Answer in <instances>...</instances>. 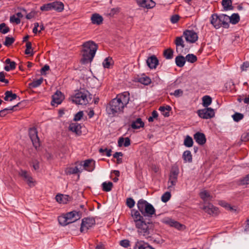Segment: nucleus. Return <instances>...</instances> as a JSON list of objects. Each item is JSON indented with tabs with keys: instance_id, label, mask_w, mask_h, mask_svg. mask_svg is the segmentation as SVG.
Listing matches in <instances>:
<instances>
[{
	"instance_id": "nucleus-1",
	"label": "nucleus",
	"mask_w": 249,
	"mask_h": 249,
	"mask_svg": "<svg viewBox=\"0 0 249 249\" xmlns=\"http://www.w3.org/2000/svg\"><path fill=\"white\" fill-rule=\"evenodd\" d=\"M82 58L81 61L83 64H87L92 61L98 49L97 45L92 41H88L82 45Z\"/></svg>"
},
{
	"instance_id": "nucleus-2",
	"label": "nucleus",
	"mask_w": 249,
	"mask_h": 249,
	"mask_svg": "<svg viewBox=\"0 0 249 249\" xmlns=\"http://www.w3.org/2000/svg\"><path fill=\"white\" fill-rule=\"evenodd\" d=\"M137 205L139 211L144 217H151L155 214L156 211L152 205L143 199H140Z\"/></svg>"
},
{
	"instance_id": "nucleus-3",
	"label": "nucleus",
	"mask_w": 249,
	"mask_h": 249,
	"mask_svg": "<svg viewBox=\"0 0 249 249\" xmlns=\"http://www.w3.org/2000/svg\"><path fill=\"white\" fill-rule=\"evenodd\" d=\"M92 100V95L87 90L80 91L72 97V101L77 105H86Z\"/></svg>"
},
{
	"instance_id": "nucleus-4",
	"label": "nucleus",
	"mask_w": 249,
	"mask_h": 249,
	"mask_svg": "<svg viewBox=\"0 0 249 249\" xmlns=\"http://www.w3.org/2000/svg\"><path fill=\"white\" fill-rule=\"evenodd\" d=\"M135 226L138 229V232L140 235L143 236H147L150 234V231L152 223L146 222L144 219L140 220L135 223Z\"/></svg>"
},
{
	"instance_id": "nucleus-5",
	"label": "nucleus",
	"mask_w": 249,
	"mask_h": 249,
	"mask_svg": "<svg viewBox=\"0 0 249 249\" xmlns=\"http://www.w3.org/2000/svg\"><path fill=\"white\" fill-rule=\"evenodd\" d=\"M124 107L116 98L109 103L107 107V110L109 114L115 115V113L122 112Z\"/></svg>"
},
{
	"instance_id": "nucleus-6",
	"label": "nucleus",
	"mask_w": 249,
	"mask_h": 249,
	"mask_svg": "<svg viewBox=\"0 0 249 249\" xmlns=\"http://www.w3.org/2000/svg\"><path fill=\"white\" fill-rule=\"evenodd\" d=\"M178 174L179 170L178 168L172 167L170 173L168 181L169 185L168 188L169 189L173 187L176 184Z\"/></svg>"
},
{
	"instance_id": "nucleus-7",
	"label": "nucleus",
	"mask_w": 249,
	"mask_h": 249,
	"mask_svg": "<svg viewBox=\"0 0 249 249\" xmlns=\"http://www.w3.org/2000/svg\"><path fill=\"white\" fill-rule=\"evenodd\" d=\"M95 224V219L93 218H85L83 219L80 227L81 232H86Z\"/></svg>"
},
{
	"instance_id": "nucleus-8",
	"label": "nucleus",
	"mask_w": 249,
	"mask_h": 249,
	"mask_svg": "<svg viewBox=\"0 0 249 249\" xmlns=\"http://www.w3.org/2000/svg\"><path fill=\"white\" fill-rule=\"evenodd\" d=\"M197 113L200 118L205 119L212 118L214 116V110L211 107H205L198 110Z\"/></svg>"
},
{
	"instance_id": "nucleus-9",
	"label": "nucleus",
	"mask_w": 249,
	"mask_h": 249,
	"mask_svg": "<svg viewBox=\"0 0 249 249\" xmlns=\"http://www.w3.org/2000/svg\"><path fill=\"white\" fill-rule=\"evenodd\" d=\"M29 135L33 145L36 148H37L40 145V143L36 129L35 128H30L29 131Z\"/></svg>"
},
{
	"instance_id": "nucleus-10",
	"label": "nucleus",
	"mask_w": 249,
	"mask_h": 249,
	"mask_svg": "<svg viewBox=\"0 0 249 249\" xmlns=\"http://www.w3.org/2000/svg\"><path fill=\"white\" fill-rule=\"evenodd\" d=\"M183 36L187 42L192 43L195 42L198 39L197 34L193 31L186 30L183 32Z\"/></svg>"
},
{
	"instance_id": "nucleus-11",
	"label": "nucleus",
	"mask_w": 249,
	"mask_h": 249,
	"mask_svg": "<svg viewBox=\"0 0 249 249\" xmlns=\"http://www.w3.org/2000/svg\"><path fill=\"white\" fill-rule=\"evenodd\" d=\"M18 174L23 178L24 181H25L30 187L33 186L34 185L33 178L29 172L25 170L21 169L19 171Z\"/></svg>"
},
{
	"instance_id": "nucleus-12",
	"label": "nucleus",
	"mask_w": 249,
	"mask_h": 249,
	"mask_svg": "<svg viewBox=\"0 0 249 249\" xmlns=\"http://www.w3.org/2000/svg\"><path fill=\"white\" fill-rule=\"evenodd\" d=\"M65 215L67 218H69L68 220L70 223H71L79 219L82 217V213L80 211H73L67 213Z\"/></svg>"
},
{
	"instance_id": "nucleus-13",
	"label": "nucleus",
	"mask_w": 249,
	"mask_h": 249,
	"mask_svg": "<svg viewBox=\"0 0 249 249\" xmlns=\"http://www.w3.org/2000/svg\"><path fill=\"white\" fill-rule=\"evenodd\" d=\"M79 166L83 167L86 170L91 172L95 168V161L92 160H87L84 161V163L82 162L79 164Z\"/></svg>"
},
{
	"instance_id": "nucleus-14",
	"label": "nucleus",
	"mask_w": 249,
	"mask_h": 249,
	"mask_svg": "<svg viewBox=\"0 0 249 249\" xmlns=\"http://www.w3.org/2000/svg\"><path fill=\"white\" fill-rule=\"evenodd\" d=\"M64 99V96L61 92L57 90L52 96L51 104L53 106H54L55 105H58L61 103Z\"/></svg>"
},
{
	"instance_id": "nucleus-15",
	"label": "nucleus",
	"mask_w": 249,
	"mask_h": 249,
	"mask_svg": "<svg viewBox=\"0 0 249 249\" xmlns=\"http://www.w3.org/2000/svg\"><path fill=\"white\" fill-rule=\"evenodd\" d=\"M137 4L141 7L151 9L155 6L156 3L152 0H136Z\"/></svg>"
},
{
	"instance_id": "nucleus-16",
	"label": "nucleus",
	"mask_w": 249,
	"mask_h": 249,
	"mask_svg": "<svg viewBox=\"0 0 249 249\" xmlns=\"http://www.w3.org/2000/svg\"><path fill=\"white\" fill-rule=\"evenodd\" d=\"M229 16L225 14L219 15V24H220L224 28L228 29L229 27Z\"/></svg>"
},
{
	"instance_id": "nucleus-17",
	"label": "nucleus",
	"mask_w": 249,
	"mask_h": 249,
	"mask_svg": "<svg viewBox=\"0 0 249 249\" xmlns=\"http://www.w3.org/2000/svg\"><path fill=\"white\" fill-rule=\"evenodd\" d=\"M175 43L176 45L177 52L179 53H183V48L185 47V45L182 36L177 37Z\"/></svg>"
},
{
	"instance_id": "nucleus-18",
	"label": "nucleus",
	"mask_w": 249,
	"mask_h": 249,
	"mask_svg": "<svg viewBox=\"0 0 249 249\" xmlns=\"http://www.w3.org/2000/svg\"><path fill=\"white\" fill-rule=\"evenodd\" d=\"M146 63L150 69H156L159 64V60L155 55H152L147 59Z\"/></svg>"
},
{
	"instance_id": "nucleus-19",
	"label": "nucleus",
	"mask_w": 249,
	"mask_h": 249,
	"mask_svg": "<svg viewBox=\"0 0 249 249\" xmlns=\"http://www.w3.org/2000/svg\"><path fill=\"white\" fill-rule=\"evenodd\" d=\"M117 99L119 100L121 104L125 107L129 101V93L124 92L121 95L117 96Z\"/></svg>"
},
{
	"instance_id": "nucleus-20",
	"label": "nucleus",
	"mask_w": 249,
	"mask_h": 249,
	"mask_svg": "<svg viewBox=\"0 0 249 249\" xmlns=\"http://www.w3.org/2000/svg\"><path fill=\"white\" fill-rule=\"evenodd\" d=\"M55 199L56 200L60 203L67 204L71 200V198L68 195L58 194L56 196Z\"/></svg>"
},
{
	"instance_id": "nucleus-21",
	"label": "nucleus",
	"mask_w": 249,
	"mask_h": 249,
	"mask_svg": "<svg viewBox=\"0 0 249 249\" xmlns=\"http://www.w3.org/2000/svg\"><path fill=\"white\" fill-rule=\"evenodd\" d=\"M81 128V126L77 123H71L69 126V130L75 133L78 135H81L82 133Z\"/></svg>"
},
{
	"instance_id": "nucleus-22",
	"label": "nucleus",
	"mask_w": 249,
	"mask_h": 249,
	"mask_svg": "<svg viewBox=\"0 0 249 249\" xmlns=\"http://www.w3.org/2000/svg\"><path fill=\"white\" fill-rule=\"evenodd\" d=\"M194 137L196 142L200 145H203L206 142L205 136L202 133L198 132L194 135Z\"/></svg>"
},
{
	"instance_id": "nucleus-23",
	"label": "nucleus",
	"mask_w": 249,
	"mask_h": 249,
	"mask_svg": "<svg viewBox=\"0 0 249 249\" xmlns=\"http://www.w3.org/2000/svg\"><path fill=\"white\" fill-rule=\"evenodd\" d=\"M219 205H220L221 207L224 208L226 210L230 211L231 212H237V209L235 206H231L229 203L225 201H219Z\"/></svg>"
},
{
	"instance_id": "nucleus-24",
	"label": "nucleus",
	"mask_w": 249,
	"mask_h": 249,
	"mask_svg": "<svg viewBox=\"0 0 249 249\" xmlns=\"http://www.w3.org/2000/svg\"><path fill=\"white\" fill-rule=\"evenodd\" d=\"M131 215L133 217L135 223L144 219L143 216L141 215L140 212L134 209L131 210Z\"/></svg>"
},
{
	"instance_id": "nucleus-25",
	"label": "nucleus",
	"mask_w": 249,
	"mask_h": 249,
	"mask_svg": "<svg viewBox=\"0 0 249 249\" xmlns=\"http://www.w3.org/2000/svg\"><path fill=\"white\" fill-rule=\"evenodd\" d=\"M144 124L142 120L140 118H137L135 121H132L131 126L133 129H139L144 126Z\"/></svg>"
},
{
	"instance_id": "nucleus-26",
	"label": "nucleus",
	"mask_w": 249,
	"mask_h": 249,
	"mask_svg": "<svg viewBox=\"0 0 249 249\" xmlns=\"http://www.w3.org/2000/svg\"><path fill=\"white\" fill-rule=\"evenodd\" d=\"M203 209L209 214H213L214 213H216V208L214 207L213 204L208 203L206 204L203 207Z\"/></svg>"
},
{
	"instance_id": "nucleus-27",
	"label": "nucleus",
	"mask_w": 249,
	"mask_h": 249,
	"mask_svg": "<svg viewBox=\"0 0 249 249\" xmlns=\"http://www.w3.org/2000/svg\"><path fill=\"white\" fill-rule=\"evenodd\" d=\"M53 10L58 12H62L64 9V4L61 1H54L52 2Z\"/></svg>"
},
{
	"instance_id": "nucleus-28",
	"label": "nucleus",
	"mask_w": 249,
	"mask_h": 249,
	"mask_svg": "<svg viewBox=\"0 0 249 249\" xmlns=\"http://www.w3.org/2000/svg\"><path fill=\"white\" fill-rule=\"evenodd\" d=\"M221 4L225 11L231 10L233 9L231 0H222Z\"/></svg>"
},
{
	"instance_id": "nucleus-29",
	"label": "nucleus",
	"mask_w": 249,
	"mask_h": 249,
	"mask_svg": "<svg viewBox=\"0 0 249 249\" xmlns=\"http://www.w3.org/2000/svg\"><path fill=\"white\" fill-rule=\"evenodd\" d=\"M186 62L185 57L182 55H179L175 58V62L176 65L179 67H182L184 66Z\"/></svg>"
},
{
	"instance_id": "nucleus-30",
	"label": "nucleus",
	"mask_w": 249,
	"mask_h": 249,
	"mask_svg": "<svg viewBox=\"0 0 249 249\" xmlns=\"http://www.w3.org/2000/svg\"><path fill=\"white\" fill-rule=\"evenodd\" d=\"M91 19L92 20V22L93 24H96L97 25L100 24L102 23L103 18L102 16L99 15L98 14H94L92 15Z\"/></svg>"
},
{
	"instance_id": "nucleus-31",
	"label": "nucleus",
	"mask_w": 249,
	"mask_h": 249,
	"mask_svg": "<svg viewBox=\"0 0 249 249\" xmlns=\"http://www.w3.org/2000/svg\"><path fill=\"white\" fill-rule=\"evenodd\" d=\"M202 105L205 107H208L212 102V98L209 95H205L202 98Z\"/></svg>"
},
{
	"instance_id": "nucleus-32",
	"label": "nucleus",
	"mask_w": 249,
	"mask_h": 249,
	"mask_svg": "<svg viewBox=\"0 0 249 249\" xmlns=\"http://www.w3.org/2000/svg\"><path fill=\"white\" fill-rule=\"evenodd\" d=\"M166 223L169 225L170 226L174 227L177 229L180 230L183 225L177 221H174L171 219H169L165 221Z\"/></svg>"
},
{
	"instance_id": "nucleus-33",
	"label": "nucleus",
	"mask_w": 249,
	"mask_h": 249,
	"mask_svg": "<svg viewBox=\"0 0 249 249\" xmlns=\"http://www.w3.org/2000/svg\"><path fill=\"white\" fill-rule=\"evenodd\" d=\"M171 110V107L169 106H161L159 108V110L161 111L162 115L164 117H168L169 116V111Z\"/></svg>"
},
{
	"instance_id": "nucleus-34",
	"label": "nucleus",
	"mask_w": 249,
	"mask_h": 249,
	"mask_svg": "<svg viewBox=\"0 0 249 249\" xmlns=\"http://www.w3.org/2000/svg\"><path fill=\"white\" fill-rule=\"evenodd\" d=\"M230 22L232 24L235 25L240 21V16L237 13H233L231 17H229Z\"/></svg>"
},
{
	"instance_id": "nucleus-35",
	"label": "nucleus",
	"mask_w": 249,
	"mask_h": 249,
	"mask_svg": "<svg viewBox=\"0 0 249 249\" xmlns=\"http://www.w3.org/2000/svg\"><path fill=\"white\" fill-rule=\"evenodd\" d=\"M182 158L184 160L185 162H191L192 161V155L191 154V153L189 150H186L184 152L183 155H182Z\"/></svg>"
},
{
	"instance_id": "nucleus-36",
	"label": "nucleus",
	"mask_w": 249,
	"mask_h": 249,
	"mask_svg": "<svg viewBox=\"0 0 249 249\" xmlns=\"http://www.w3.org/2000/svg\"><path fill=\"white\" fill-rule=\"evenodd\" d=\"M103 190L105 192H109L113 187V183L111 182H104L102 184Z\"/></svg>"
},
{
	"instance_id": "nucleus-37",
	"label": "nucleus",
	"mask_w": 249,
	"mask_h": 249,
	"mask_svg": "<svg viewBox=\"0 0 249 249\" xmlns=\"http://www.w3.org/2000/svg\"><path fill=\"white\" fill-rule=\"evenodd\" d=\"M138 80V82L145 85H147L151 83L150 78L145 75L139 77Z\"/></svg>"
},
{
	"instance_id": "nucleus-38",
	"label": "nucleus",
	"mask_w": 249,
	"mask_h": 249,
	"mask_svg": "<svg viewBox=\"0 0 249 249\" xmlns=\"http://www.w3.org/2000/svg\"><path fill=\"white\" fill-rule=\"evenodd\" d=\"M68 219L69 218H67L65 214L60 216L58 217V220L59 224L62 226H66L70 224V222L68 221Z\"/></svg>"
},
{
	"instance_id": "nucleus-39",
	"label": "nucleus",
	"mask_w": 249,
	"mask_h": 249,
	"mask_svg": "<svg viewBox=\"0 0 249 249\" xmlns=\"http://www.w3.org/2000/svg\"><path fill=\"white\" fill-rule=\"evenodd\" d=\"M164 56L167 59H172L173 57V51L171 48L165 50L163 52Z\"/></svg>"
},
{
	"instance_id": "nucleus-40",
	"label": "nucleus",
	"mask_w": 249,
	"mask_h": 249,
	"mask_svg": "<svg viewBox=\"0 0 249 249\" xmlns=\"http://www.w3.org/2000/svg\"><path fill=\"white\" fill-rule=\"evenodd\" d=\"M200 197L205 202L211 199V196L209 192L206 191H203L200 193Z\"/></svg>"
},
{
	"instance_id": "nucleus-41",
	"label": "nucleus",
	"mask_w": 249,
	"mask_h": 249,
	"mask_svg": "<svg viewBox=\"0 0 249 249\" xmlns=\"http://www.w3.org/2000/svg\"><path fill=\"white\" fill-rule=\"evenodd\" d=\"M80 169H81L80 166L79 167L78 166H76L74 167H71L68 169L67 173L70 175L75 174L80 172Z\"/></svg>"
},
{
	"instance_id": "nucleus-42",
	"label": "nucleus",
	"mask_w": 249,
	"mask_h": 249,
	"mask_svg": "<svg viewBox=\"0 0 249 249\" xmlns=\"http://www.w3.org/2000/svg\"><path fill=\"white\" fill-rule=\"evenodd\" d=\"M217 20H218V15L217 14H214L212 15V16L211 17V20H210L211 23L216 29L217 28V26H218V23H217Z\"/></svg>"
},
{
	"instance_id": "nucleus-43",
	"label": "nucleus",
	"mask_w": 249,
	"mask_h": 249,
	"mask_svg": "<svg viewBox=\"0 0 249 249\" xmlns=\"http://www.w3.org/2000/svg\"><path fill=\"white\" fill-rule=\"evenodd\" d=\"M42 82L43 79L40 78L39 79L34 81L32 83H29V87L31 88H35L37 87L42 84Z\"/></svg>"
},
{
	"instance_id": "nucleus-44",
	"label": "nucleus",
	"mask_w": 249,
	"mask_h": 249,
	"mask_svg": "<svg viewBox=\"0 0 249 249\" xmlns=\"http://www.w3.org/2000/svg\"><path fill=\"white\" fill-rule=\"evenodd\" d=\"M244 115L242 113L239 112H235L234 114L232 115V117L234 121L236 122H238L240 120L243 119Z\"/></svg>"
},
{
	"instance_id": "nucleus-45",
	"label": "nucleus",
	"mask_w": 249,
	"mask_h": 249,
	"mask_svg": "<svg viewBox=\"0 0 249 249\" xmlns=\"http://www.w3.org/2000/svg\"><path fill=\"white\" fill-rule=\"evenodd\" d=\"M184 144L188 147L193 146V141L192 138L189 136H187L184 141Z\"/></svg>"
},
{
	"instance_id": "nucleus-46",
	"label": "nucleus",
	"mask_w": 249,
	"mask_h": 249,
	"mask_svg": "<svg viewBox=\"0 0 249 249\" xmlns=\"http://www.w3.org/2000/svg\"><path fill=\"white\" fill-rule=\"evenodd\" d=\"M185 60L190 63H194L197 60V57L193 54H188L185 57Z\"/></svg>"
},
{
	"instance_id": "nucleus-47",
	"label": "nucleus",
	"mask_w": 249,
	"mask_h": 249,
	"mask_svg": "<svg viewBox=\"0 0 249 249\" xmlns=\"http://www.w3.org/2000/svg\"><path fill=\"white\" fill-rule=\"evenodd\" d=\"M10 29L7 27L5 23H2L0 24V32L5 34L9 32Z\"/></svg>"
},
{
	"instance_id": "nucleus-48",
	"label": "nucleus",
	"mask_w": 249,
	"mask_h": 249,
	"mask_svg": "<svg viewBox=\"0 0 249 249\" xmlns=\"http://www.w3.org/2000/svg\"><path fill=\"white\" fill-rule=\"evenodd\" d=\"M112 63V60L111 58L107 57L106 58L103 62V65L105 68H109L110 66Z\"/></svg>"
},
{
	"instance_id": "nucleus-49",
	"label": "nucleus",
	"mask_w": 249,
	"mask_h": 249,
	"mask_svg": "<svg viewBox=\"0 0 249 249\" xmlns=\"http://www.w3.org/2000/svg\"><path fill=\"white\" fill-rule=\"evenodd\" d=\"M15 41V38L14 37H10L9 36H6L5 37V40L4 42V45L6 46H9L11 45Z\"/></svg>"
},
{
	"instance_id": "nucleus-50",
	"label": "nucleus",
	"mask_w": 249,
	"mask_h": 249,
	"mask_svg": "<svg viewBox=\"0 0 249 249\" xmlns=\"http://www.w3.org/2000/svg\"><path fill=\"white\" fill-rule=\"evenodd\" d=\"M18 104L16 106H13V107H10L9 108H4V109L0 110V117L4 116L7 114L8 110H13V108L14 107H16L18 106Z\"/></svg>"
},
{
	"instance_id": "nucleus-51",
	"label": "nucleus",
	"mask_w": 249,
	"mask_h": 249,
	"mask_svg": "<svg viewBox=\"0 0 249 249\" xmlns=\"http://www.w3.org/2000/svg\"><path fill=\"white\" fill-rule=\"evenodd\" d=\"M171 194L169 192H165L161 196V200L163 202H167L171 197Z\"/></svg>"
},
{
	"instance_id": "nucleus-52",
	"label": "nucleus",
	"mask_w": 249,
	"mask_h": 249,
	"mask_svg": "<svg viewBox=\"0 0 249 249\" xmlns=\"http://www.w3.org/2000/svg\"><path fill=\"white\" fill-rule=\"evenodd\" d=\"M16 62L14 61H12L9 64V66H5L4 67V70L7 71H9L10 70H14L16 68Z\"/></svg>"
},
{
	"instance_id": "nucleus-53",
	"label": "nucleus",
	"mask_w": 249,
	"mask_h": 249,
	"mask_svg": "<svg viewBox=\"0 0 249 249\" xmlns=\"http://www.w3.org/2000/svg\"><path fill=\"white\" fill-rule=\"evenodd\" d=\"M135 201L131 197L126 199V204L129 208H133L135 205Z\"/></svg>"
},
{
	"instance_id": "nucleus-54",
	"label": "nucleus",
	"mask_w": 249,
	"mask_h": 249,
	"mask_svg": "<svg viewBox=\"0 0 249 249\" xmlns=\"http://www.w3.org/2000/svg\"><path fill=\"white\" fill-rule=\"evenodd\" d=\"M183 91L181 89L175 90L173 93H170V95H174L176 97H179L182 96Z\"/></svg>"
},
{
	"instance_id": "nucleus-55",
	"label": "nucleus",
	"mask_w": 249,
	"mask_h": 249,
	"mask_svg": "<svg viewBox=\"0 0 249 249\" xmlns=\"http://www.w3.org/2000/svg\"><path fill=\"white\" fill-rule=\"evenodd\" d=\"M42 11H49L53 10L52 2L45 4L40 7Z\"/></svg>"
},
{
	"instance_id": "nucleus-56",
	"label": "nucleus",
	"mask_w": 249,
	"mask_h": 249,
	"mask_svg": "<svg viewBox=\"0 0 249 249\" xmlns=\"http://www.w3.org/2000/svg\"><path fill=\"white\" fill-rule=\"evenodd\" d=\"M240 184L241 185L249 184V174L240 179Z\"/></svg>"
},
{
	"instance_id": "nucleus-57",
	"label": "nucleus",
	"mask_w": 249,
	"mask_h": 249,
	"mask_svg": "<svg viewBox=\"0 0 249 249\" xmlns=\"http://www.w3.org/2000/svg\"><path fill=\"white\" fill-rule=\"evenodd\" d=\"M26 49L25 53L26 54H31V50L32 49V43L30 42H27L26 44ZM33 54H32V55Z\"/></svg>"
},
{
	"instance_id": "nucleus-58",
	"label": "nucleus",
	"mask_w": 249,
	"mask_h": 249,
	"mask_svg": "<svg viewBox=\"0 0 249 249\" xmlns=\"http://www.w3.org/2000/svg\"><path fill=\"white\" fill-rule=\"evenodd\" d=\"M99 151L101 153H103L104 152V153L106 152V155L107 157H110L111 156V149L108 150L107 148L104 149L103 148H101L99 149Z\"/></svg>"
},
{
	"instance_id": "nucleus-59",
	"label": "nucleus",
	"mask_w": 249,
	"mask_h": 249,
	"mask_svg": "<svg viewBox=\"0 0 249 249\" xmlns=\"http://www.w3.org/2000/svg\"><path fill=\"white\" fill-rule=\"evenodd\" d=\"M83 112L82 111H79L75 115L74 120L75 121H78L80 120L82 117H83Z\"/></svg>"
},
{
	"instance_id": "nucleus-60",
	"label": "nucleus",
	"mask_w": 249,
	"mask_h": 249,
	"mask_svg": "<svg viewBox=\"0 0 249 249\" xmlns=\"http://www.w3.org/2000/svg\"><path fill=\"white\" fill-rule=\"evenodd\" d=\"M120 244L121 246L124 248H127L130 245L129 241L126 239L121 240L120 242Z\"/></svg>"
},
{
	"instance_id": "nucleus-61",
	"label": "nucleus",
	"mask_w": 249,
	"mask_h": 249,
	"mask_svg": "<svg viewBox=\"0 0 249 249\" xmlns=\"http://www.w3.org/2000/svg\"><path fill=\"white\" fill-rule=\"evenodd\" d=\"M11 22H15L17 24H18L20 22V19L18 18H16L15 16H12L10 19Z\"/></svg>"
},
{
	"instance_id": "nucleus-62",
	"label": "nucleus",
	"mask_w": 249,
	"mask_h": 249,
	"mask_svg": "<svg viewBox=\"0 0 249 249\" xmlns=\"http://www.w3.org/2000/svg\"><path fill=\"white\" fill-rule=\"evenodd\" d=\"M179 18L180 17L178 15H174L171 17V21L173 23H176L178 21Z\"/></svg>"
},
{
	"instance_id": "nucleus-63",
	"label": "nucleus",
	"mask_w": 249,
	"mask_h": 249,
	"mask_svg": "<svg viewBox=\"0 0 249 249\" xmlns=\"http://www.w3.org/2000/svg\"><path fill=\"white\" fill-rule=\"evenodd\" d=\"M249 67V62L246 61L244 62L242 66H241V69L242 71H246L247 69Z\"/></svg>"
},
{
	"instance_id": "nucleus-64",
	"label": "nucleus",
	"mask_w": 249,
	"mask_h": 249,
	"mask_svg": "<svg viewBox=\"0 0 249 249\" xmlns=\"http://www.w3.org/2000/svg\"><path fill=\"white\" fill-rule=\"evenodd\" d=\"M8 91L9 92V95L10 97L9 98H11L9 100L10 101H12L16 99L18 97L16 94L13 93L11 91Z\"/></svg>"
}]
</instances>
